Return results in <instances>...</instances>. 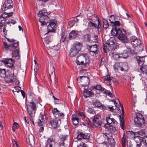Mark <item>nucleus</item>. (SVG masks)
Instances as JSON below:
<instances>
[{
    "label": "nucleus",
    "instance_id": "f257e3e1",
    "mask_svg": "<svg viewBox=\"0 0 147 147\" xmlns=\"http://www.w3.org/2000/svg\"><path fill=\"white\" fill-rule=\"evenodd\" d=\"M28 94L31 100L27 104V109L29 115L32 116L35 113L37 105L39 103V101L33 92L30 91Z\"/></svg>",
    "mask_w": 147,
    "mask_h": 147
},
{
    "label": "nucleus",
    "instance_id": "f03ea898",
    "mask_svg": "<svg viewBox=\"0 0 147 147\" xmlns=\"http://www.w3.org/2000/svg\"><path fill=\"white\" fill-rule=\"evenodd\" d=\"M106 121L108 124L104 125L105 127L110 132L115 131L116 130L115 126L118 124L117 121L113 118H111L109 116L106 117Z\"/></svg>",
    "mask_w": 147,
    "mask_h": 147
},
{
    "label": "nucleus",
    "instance_id": "7ed1b4c3",
    "mask_svg": "<svg viewBox=\"0 0 147 147\" xmlns=\"http://www.w3.org/2000/svg\"><path fill=\"white\" fill-rule=\"evenodd\" d=\"M114 68L116 71H121L127 72L129 70V66L127 62H117L114 65Z\"/></svg>",
    "mask_w": 147,
    "mask_h": 147
},
{
    "label": "nucleus",
    "instance_id": "20e7f679",
    "mask_svg": "<svg viewBox=\"0 0 147 147\" xmlns=\"http://www.w3.org/2000/svg\"><path fill=\"white\" fill-rule=\"evenodd\" d=\"M48 13L47 10L45 9H43L39 11L38 16L40 17L39 21L41 25L44 26L48 22L49 19L48 16Z\"/></svg>",
    "mask_w": 147,
    "mask_h": 147
},
{
    "label": "nucleus",
    "instance_id": "39448f33",
    "mask_svg": "<svg viewBox=\"0 0 147 147\" xmlns=\"http://www.w3.org/2000/svg\"><path fill=\"white\" fill-rule=\"evenodd\" d=\"M90 62L89 58L87 53L81 54L77 57L76 62L77 65L84 64L86 65Z\"/></svg>",
    "mask_w": 147,
    "mask_h": 147
},
{
    "label": "nucleus",
    "instance_id": "423d86ee",
    "mask_svg": "<svg viewBox=\"0 0 147 147\" xmlns=\"http://www.w3.org/2000/svg\"><path fill=\"white\" fill-rule=\"evenodd\" d=\"M134 123L138 127H142L145 124V121L143 115L140 113L136 114L134 117Z\"/></svg>",
    "mask_w": 147,
    "mask_h": 147
},
{
    "label": "nucleus",
    "instance_id": "0eeeda50",
    "mask_svg": "<svg viewBox=\"0 0 147 147\" xmlns=\"http://www.w3.org/2000/svg\"><path fill=\"white\" fill-rule=\"evenodd\" d=\"M81 44L80 42H76L73 45L69 53L70 56L71 57H74L77 54L80 50Z\"/></svg>",
    "mask_w": 147,
    "mask_h": 147
},
{
    "label": "nucleus",
    "instance_id": "6e6552de",
    "mask_svg": "<svg viewBox=\"0 0 147 147\" xmlns=\"http://www.w3.org/2000/svg\"><path fill=\"white\" fill-rule=\"evenodd\" d=\"M115 40L114 37L110 38L107 41L106 45L105 47L103 44V49L105 50V49H108L109 51L114 50V44L115 43Z\"/></svg>",
    "mask_w": 147,
    "mask_h": 147
},
{
    "label": "nucleus",
    "instance_id": "1a4fd4ad",
    "mask_svg": "<svg viewBox=\"0 0 147 147\" xmlns=\"http://www.w3.org/2000/svg\"><path fill=\"white\" fill-rule=\"evenodd\" d=\"M115 36H117V38L123 43L127 42H128V39L125 34L123 33L119 30L116 28L115 29Z\"/></svg>",
    "mask_w": 147,
    "mask_h": 147
},
{
    "label": "nucleus",
    "instance_id": "9d476101",
    "mask_svg": "<svg viewBox=\"0 0 147 147\" xmlns=\"http://www.w3.org/2000/svg\"><path fill=\"white\" fill-rule=\"evenodd\" d=\"M89 22V25L92 27L93 28H96L97 25L99 22V18L97 15H92L90 17Z\"/></svg>",
    "mask_w": 147,
    "mask_h": 147
},
{
    "label": "nucleus",
    "instance_id": "9b49d317",
    "mask_svg": "<svg viewBox=\"0 0 147 147\" xmlns=\"http://www.w3.org/2000/svg\"><path fill=\"white\" fill-rule=\"evenodd\" d=\"M77 80L83 86H87L90 82L89 78L86 76H80L77 78Z\"/></svg>",
    "mask_w": 147,
    "mask_h": 147
},
{
    "label": "nucleus",
    "instance_id": "f8f14e48",
    "mask_svg": "<svg viewBox=\"0 0 147 147\" xmlns=\"http://www.w3.org/2000/svg\"><path fill=\"white\" fill-rule=\"evenodd\" d=\"M13 3L12 0H6L1 9L2 11H5L13 8Z\"/></svg>",
    "mask_w": 147,
    "mask_h": 147
},
{
    "label": "nucleus",
    "instance_id": "ddd939ff",
    "mask_svg": "<svg viewBox=\"0 0 147 147\" xmlns=\"http://www.w3.org/2000/svg\"><path fill=\"white\" fill-rule=\"evenodd\" d=\"M56 20H52L50 21V23L47 26V29L48 30V32H55L56 29Z\"/></svg>",
    "mask_w": 147,
    "mask_h": 147
},
{
    "label": "nucleus",
    "instance_id": "4468645a",
    "mask_svg": "<svg viewBox=\"0 0 147 147\" xmlns=\"http://www.w3.org/2000/svg\"><path fill=\"white\" fill-rule=\"evenodd\" d=\"M98 45L97 44L88 46V48L89 51L92 53V54L93 55H95L98 54L99 52L98 51Z\"/></svg>",
    "mask_w": 147,
    "mask_h": 147
},
{
    "label": "nucleus",
    "instance_id": "2eb2a0df",
    "mask_svg": "<svg viewBox=\"0 0 147 147\" xmlns=\"http://www.w3.org/2000/svg\"><path fill=\"white\" fill-rule=\"evenodd\" d=\"M135 142L131 144L129 146L130 147H140L142 142L143 141V138L138 137H135Z\"/></svg>",
    "mask_w": 147,
    "mask_h": 147
},
{
    "label": "nucleus",
    "instance_id": "dca6fc26",
    "mask_svg": "<svg viewBox=\"0 0 147 147\" xmlns=\"http://www.w3.org/2000/svg\"><path fill=\"white\" fill-rule=\"evenodd\" d=\"M16 80V77L14 75L13 70H12L9 75L7 76L5 79L6 82L11 83L14 82Z\"/></svg>",
    "mask_w": 147,
    "mask_h": 147
},
{
    "label": "nucleus",
    "instance_id": "f3484780",
    "mask_svg": "<svg viewBox=\"0 0 147 147\" xmlns=\"http://www.w3.org/2000/svg\"><path fill=\"white\" fill-rule=\"evenodd\" d=\"M93 124L95 127H100L102 123L101 117L100 116H96L93 119Z\"/></svg>",
    "mask_w": 147,
    "mask_h": 147
},
{
    "label": "nucleus",
    "instance_id": "a211bd4d",
    "mask_svg": "<svg viewBox=\"0 0 147 147\" xmlns=\"http://www.w3.org/2000/svg\"><path fill=\"white\" fill-rule=\"evenodd\" d=\"M3 62L9 67H10L12 70H13L14 67L13 65L14 61L12 59H5L3 60Z\"/></svg>",
    "mask_w": 147,
    "mask_h": 147
},
{
    "label": "nucleus",
    "instance_id": "6ab92c4d",
    "mask_svg": "<svg viewBox=\"0 0 147 147\" xmlns=\"http://www.w3.org/2000/svg\"><path fill=\"white\" fill-rule=\"evenodd\" d=\"M130 40L132 44L134 47L139 46L141 44V41L140 40L135 36L131 37Z\"/></svg>",
    "mask_w": 147,
    "mask_h": 147
},
{
    "label": "nucleus",
    "instance_id": "aec40b11",
    "mask_svg": "<svg viewBox=\"0 0 147 147\" xmlns=\"http://www.w3.org/2000/svg\"><path fill=\"white\" fill-rule=\"evenodd\" d=\"M120 108H119V109L120 111H121L122 112H121V114L122 116V118L121 117H120V126L121 127V128L123 129V126L124 125V121L123 119V116L124 115V112L123 111V106L122 105H120Z\"/></svg>",
    "mask_w": 147,
    "mask_h": 147
},
{
    "label": "nucleus",
    "instance_id": "412c9836",
    "mask_svg": "<svg viewBox=\"0 0 147 147\" xmlns=\"http://www.w3.org/2000/svg\"><path fill=\"white\" fill-rule=\"evenodd\" d=\"M52 112L56 118H58L61 117H63L64 115L63 113L61 112L56 108H53L52 111Z\"/></svg>",
    "mask_w": 147,
    "mask_h": 147
},
{
    "label": "nucleus",
    "instance_id": "4be33fe9",
    "mask_svg": "<svg viewBox=\"0 0 147 147\" xmlns=\"http://www.w3.org/2000/svg\"><path fill=\"white\" fill-rule=\"evenodd\" d=\"M94 95V93L90 88L85 89L84 91V96L86 98L92 97Z\"/></svg>",
    "mask_w": 147,
    "mask_h": 147
},
{
    "label": "nucleus",
    "instance_id": "5701e85b",
    "mask_svg": "<svg viewBox=\"0 0 147 147\" xmlns=\"http://www.w3.org/2000/svg\"><path fill=\"white\" fill-rule=\"evenodd\" d=\"M41 116L40 118L42 120L41 121L40 119H38V125L39 126H41L42 125V124L44 123H42L43 122H44L45 120H47L48 117V116L46 114L44 113L42 115L40 114Z\"/></svg>",
    "mask_w": 147,
    "mask_h": 147
},
{
    "label": "nucleus",
    "instance_id": "b1692460",
    "mask_svg": "<svg viewBox=\"0 0 147 147\" xmlns=\"http://www.w3.org/2000/svg\"><path fill=\"white\" fill-rule=\"evenodd\" d=\"M61 123L60 120H51L49 122V123L51 126L54 128H57L60 125Z\"/></svg>",
    "mask_w": 147,
    "mask_h": 147
},
{
    "label": "nucleus",
    "instance_id": "393cba45",
    "mask_svg": "<svg viewBox=\"0 0 147 147\" xmlns=\"http://www.w3.org/2000/svg\"><path fill=\"white\" fill-rule=\"evenodd\" d=\"M55 146V139L50 138L47 139L46 143V147H54Z\"/></svg>",
    "mask_w": 147,
    "mask_h": 147
},
{
    "label": "nucleus",
    "instance_id": "a878e982",
    "mask_svg": "<svg viewBox=\"0 0 147 147\" xmlns=\"http://www.w3.org/2000/svg\"><path fill=\"white\" fill-rule=\"evenodd\" d=\"M71 119L74 125H76L79 123V119L78 116L76 115H72Z\"/></svg>",
    "mask_w": 147,
    "mask_h": 147
},
{
    "label": "nucleus",
    "instance_id": "bb28decb",
    "mask_svg": "<svg viewBox=\"0 0 147 147\" xmlns=\"http://www.w3.org/2000/svg\"><path fill=\"white\" fill-rule=\"evenodd\" d=\"M140 68L138 70V71L139 72H142L143 74H145L146 75L147 74V65H141Z\"/></svg>",
    "mask_w": 147,
    "mask_h": 147
},
{
    "label": "nucleus",
    "instance_id": "cd10ccee",
    "mask_svg": "<svg viewBox=\"0 0 147 147\" xmlns=\"http://www.w3.org/2000/svg\"><path fill=\"white\" fill-rule=\"evenodd\" d=\"M78 32L77 31L72 30L69 35L70 39H74L78 35Z\"/></svg>",
    "mask_w": 147,
    "mask_h": 147
},
{
    "label": "nucleus",
    "instance_id": "c85d7f7f",
    "mask_svg": "<svg viewBox=\"0 0 147 147\" xmlns=\"http://www.w3.org/2000/svg\"><path fill=\"white\" fill-rule=\"evenodd\" d=\"M145 57H140V56H138L136 57L138 64L140 66L143 65L145 62Z\"/></svg>",
    "mask_w": 147,
    "mask_h": 147
},
{
    "label": "nucleus",
    "instance_id": "c756f323",
    "mask_svg": "<svg viewBox=\"0 0 147 147\" xmlns=\"http://www.w3.org/2000/svg\"><path fill=\"white\" fill-rule=\"evenodd\" d=\"M111 101L113 102V105H114L115 106H114L112 105H109L108 106V107L110 111L113 112V110H115L117 107V103H116L114 100H112Z\"/></svg>",
    "mask_w": 147,
    "mask_h": 147
},
{
    "label": "nucleus",
    "instance_id": "7c9ffc66",
    "mask_svg": "<svg viewBox=\"0 0 147 147\" xmlns=\"http://www.w3.org/2000/svg\"><path fill=\"white\" fill-rule=\"evenodd\" d=\"M92 88L93 89H95L97 90H100L102 91V93H103L105 89L102 87L101 85L98 84L96 85L93 86H92Z\"/></svg>",
    "mask_w": 147,
    "mask_h": 147
},
{
    "label": "nucleus",
    "instance_id": "2f4dec72",
    "mask_svg": "<svg viewBox=\"0 0 147 147\" xmlns=\"http://www.w3.org/2000/svg\"><path fill=\"white\" fill-rule=\"evenodd\" d=\"M136 137H138L142 138L140 136H142L145 134V130L144 129H141L139 131L136 132Z\"/></svg>",
    "mask_w": 147,
    "mask_h": 147
},
{
    "label": "nucleus",
    "instance_id": "473e14b6",
    "mask_svg": "<svg viewBox=\"0 0 147 147\" xmlns=\"http://www.w3.org/2000/svg\"><path fill=\"white\" fill-rule=\"evenodd\" d=\"M13 14V12H4L0 16V18H5L8 17L12 16Z\"/></svg>",
    "mask_w": 147,
    "mask_h": 147
},
{
    "label": "nucleus",
    "instance_id": "72a5a7b5",
    "mask_svg": "<svg viewBox=\"0 0 147 147\" xmlns=\"http://www.w3.org/2000/svg\"><path fill=\"white\" fill-rule=\"evenodd\" d=\"M126 134L127 135V137L129 138H134L135 139V137H136V132H134L132 131H128L126 132Z\"/></svg>",
    "mask_w": 147,
    "mask_h": 147
},
{
    "label": "nucleus",
    "instance_id": "f704fd0d",
    "mask_svg": "<svg viewBox=\"0 0 147 147\" xmlns=\"http://www.w3.org/2000/svg\"><path fill=\"white\" fill-rule=\"evenodd\" d=\"M82 39L86 42H90V36L88 34L83 35L82 37Z\"/></svg>",
    "mask_w": 147,
    "mask_h": 147
},
{
    "label": "nucleus",
    "instance_id": "c9c22d12",
    "mask_svg": "<svg viewBox=\"0 0 147 147\" xmlns=\"http://www.w3.org/2000/svg\"><path fill=\"white\" fill-rule=\"evenodd\" d=\"M12 57H14L16 59H18L20 58V56L19 54V52L18 50L14 51L13 52Z\"/></svg>",
    "mask_w": 147,
    "mask_h": 147
},
{
    "label": "nucleus",
    "instance_id": "e433bc0d",
    "mask_svg": "<svg viewBox=\"0 0 147 147\" xmlns=\"http://www.w3.org/2000/svg\"><path fill=\"white\" fill-rule=\"evenodd\" d=\"M47 37L45 38V43L46 44V46L47 45V44H49L52 40L53 39V37L51 36H46Z\"/></svg>",
    "mask_w": 147,
    "mask_h": 147
},
{
    "label": "nucleus",
    "instance_id": "4c0bfd02",
    "mask_svg": "<svg viewBox=\"0 0 147 147\" xmlns=\"http://www.w3.org/2000/svg\"><path fill=\"white\" fill-rule=\"evenodd\" d=\"M120 56L121 58H127L129 55V51L128 50H125L121 53Z\"/></svg>",
    "mask_w": 147,
    "mask_h": 147
},
{
    "label": "nucleus",
    "instance_id": "58836bf2",
    "mask_svg": "<svg viewBox=\"0 0 147 147\" xmlns=\"http://www.w3.org/2000/svg\"><path fill=\"white\" fill-rule=\"evenodd\" d=\"M49 51V52L50 54L53 57L55 56L56 55L57 51L55 50L53 48H51L50 49H48Z\"/></svg>",
    "mask_w": 147,
    "mask_h": 147
},
{
    "label": "nucleus",
    "instance_id": "ea45409f",
    "mask_svg": "<svg viewBox=\"0 0 147 147\" xmlns=\"http://www.w3.org/2000/svg\"><path fill=\"white\" fill-rule=\"evenodd\" d=\"M6 74L5 69H0V76L3 78L6 77Z\"/></svg>",
    "mask_w": 147,
    "mask_h": 147
},
{
    "label": "nucleus",
    "instance_id": "a19ab883",
    "mask_svg": "<svg viewBox=\"0 0 147 147\" xmlns=\"http://www.w3.org/2000/svg\"><path fill=\"white\" fill-rule=\"evenodd\" d=\"M92 104L95 107H101L102 105L101 103L98 100H96L92 102Z\"/></svg>",
    "mask_w": 147,
    "mask_h": 147
},
{
    "label": "nucleus",
    "instance_id": "79ce46f5",
    "mask_svg": "<svg viewBox=\"0 0 147 147\" xmlns=\"http://www.w3.org/2000/svg\"><path fill=\"white\" fill-rule=\"evenodd\" d=\"M67 136L65 135H61V140L60 142H59V146H63V145L64 143V142L65 141V140L66 138L67 137Z\"/></svg>",
    "mask_w": 147,
    "mask_h": 147
},
{
    "label": "nucleus",
    "instance_id": "37998d69",
    "mask_svg": "<svg viewBox=\"0 0 147 147\" xmlns=\"http://www.w3.org/2000/svg\"><path fill=\"white\" fill-rule=\"evenodd\" d=\"M103 28L106 29L109 26V24L107 20V19H103Z\"/></svg>",
    "mask_w": 147,
    "mask_h": 147
},
{
    "label": "nucleus",
    "instance_id": "c03bdc74",
    "mask_svg": "<svg viewBox=\"0 0 147 147\" xmlns=\"http://www.w3.org/2000/svg\"><path fill=\"white\" fill-rule=\"evenodd\" d=\"M90 42H97L98 40V36L97 35H94L91 38V39H90Z\"/></svg>",
    "mask_w": 147,
    "mask_h": 147
},
{
    "label": "nucleus",
    "instance_id": "a18cd8bd",
    "mask_svg": "<svg viewBox=\"0 0 147 147\" xmlns=\"http://www.w3.org/2000/svg\"><path fill=\"white\" fill-rule=\"evenodd\" d=\"M110 25L112 27L119 26L120 25V23L119 21L115 20V22L112 24H110Z\"/></svg>",
    "mask_w": 147,
    "mask_h": 147
},
{
    "label": "nucleus",
    "instance_id": "49530a36",
    "mask_svg": "<svg viewBox=\"0 0 147 147\" xmlns=\"http://www.w3.org/2000/svg\"><path fill=\"white\" fill-rule=\"evenodd\" d=\"M93 29H97V31L98 33H99L101 32V25L100 23V22L98 23V24L97 25L96 28H94Z\"/></svg>",
    "mask_w": 147,
    "mask_h": 147
},
{
    "label": "nucleus",
    "instance_id": "de8ad7c7",
    "mask_svg": "<svg viewBox=\"0 0 147 147\" xmlns=\"http://www.w3.org/2000/svg\"><path fill=\"white\" fill-rule=\"evenodd\" d=\"M112 55L113 57L115 59H117L119 58H121L120 56V54L119 55L115 53H112Z\"/></svg>",
    "mask_w": 147,
    "mask_h": 147
},
{
    "label": "nucleus",
    "instance_id": "09e8293b",
    "mask_svg": "<svg viewBox=\"0 0 147 147\" xmlns=\"http://www.w3.org/2000/svg\"><path fill=\"white\" fill-rule=\"evenodd\" d=\"M124 134H123V137L121 138V142L123 147H125L126 146V140L125 137L124 136Z\"/></svg>",
    "mask_w": 147,
    "mask_h": 147
},
{
    "label": "nucleus",
    "instance_id": "8fccbe9b",
    "mask_svg": "<svg viewBox=\"0 0 147 147\" xmlns=\"http://www.w3.org/2000/svg\"><path fill=\"white\" fill-rule=\"evenodd\" d=\"M103 93L108 95V96L111 98H112L113 97V95L112 93L106 89H105Z\"/></svg>",
    "mask_w": 147,
    "mask_h": 147
},
{
    "label": "nucleus",
    "instance_id": "3c124183",
    "mask_svg": "<svg viewBox=\"0 0 147 147\" xmlns=\"http://www.w3.org/2000/svg\"><path fill=\"white\" fill-rule=\"evenodd\" d=\"M109 21H110V24H112L115 22L116 19L115 17L114 16H111L109 19Z\"/></svg>",
    "mask_w": 147,
    "mask_h": 147
},
{
    "label": "nucleus",
    "instance_id": "603ef678",
    "mask_svg": "<svg viewBox=\"0 0 147 147\" xmlns=\"http://www.w3.org/2000/svg\"><path fill=\"white\" fill-rule=\"evenodd\" d=\"M28 139L30 144H31V143H32L34 142V136L32 135H31L30 136L29 135Z\"/></svg>",
    "mask_w": 147,
    "mask_h": 147
},
{
    "label": "nucleus",
    "instance_id": "864d4df0",
    "mask_svg": "<svg viewBox=\"0 0 147 147\" xmlns=\"http://www.w3.org/2000/svg\"><path fill=\"white\" fill-rule=\"evenodd\" d=\"M3 48L7 50L8 49L9 47H10V45H8L6 42H4L3 44Z\"/></svg>",
    "mask_w": 147,
    "mask_h": 147
},
{
    "label": "nucleus",
    "instance_id": "5fc2aeb1",
    "mask_svg": "<svg viewBox=\"0 0 147 147\" xmlns=\"http://www.w3.org/2000/svg\"><path fill=\"white\" fill-rule=\"evenodd\" d=\"M19 45V42L17 41L16 42L12 43L10 45V47L16 48Z\"/></svg>",
    "mask_w": 147,
    "mask_h": 147
},
{
    "label": "nucleus",
    "instance_id": "6e6d98bb",
    "mask_svg": "<svg viewBox=\"0 0 147 147\" xmlns=\"http://www.w3.org/2000/svg\"><path fill=\"white\" fill-rule=\"evenodd\" d=\"M103 78L104 80V82L106 81L111 80V79L110 78V76L109 75H107L106 76L104 77Z\"/></svg>",
    "mask_w": 147,
    "mask_h": 147
},
{
    "label": "nucleus",
    "instance_id": "4d7b16f0",
    "mask_svg": "<svg viewBox=\"0 0 147 147\" xmlns=\"http://www.w3.org/2000/svg\"><path fill=\"white\" fill-rule=\"evenodd\" d=\"M54 43L52 41L51 42H50V43L48 44H47V45L46 46V47L47 48H52L54 46Z\"/></svg>",
    "mask_w": 147,
    "mask_h": 147
},
{
    "label": "nucleus",
    "instance_id": "13d9d810",
    "mask_svg": "<svg viewBox=\"0 0 147 147\" xmlns=\"http://www.w3.org/2000/svg\"><path fill=\"white\" fill-rule=\"evenodd\" d=\"M65 38V33L64 32H62L61 34V40L62 42H64Z\"/></svg>",
    "mask_w": 147,
    "mask_h": 147
},
{
    "label": "nucleus",
    "instance_id": "bf43d9fd",
    "mask_svg": "<svg viewBox=\"0 0 147 147\" xmlns=\"http://www.w3.org/2000/svg\"><path fill=\"white\" fill-rule=\"evenodd\" d=\"M82 135L83 133H78L77 137V139L78 140L83 139Z\"/></svg>",
    "mask_w": 147,
    "mask_h": 147
},
{
    "label": "nucleus",
    "instance_id": "052dcab7",
    "mask_svg": "<svg viewBox=\"0 0 147 147\" xmlns=\"http://www.w3.org/2000/svg\"><path fill=\"white\" fill-rule=\"evenodd\" d=\"M89 134L83 133V139H88L89 138Z\"/></svg>",
    "mask_w": 147,
    "mask_h": 147
},
{
    "label": "nucleus",
    "instance_id": "680f3d73",
    "mask_svg": "<svg viewBox=\"0 0 147 147\" xmlns=\"http://www.w3.org/2000/svg\"><path fill=\"white\" fill-rule=\"evenodd\" d=\"M105 135L107 137L108 139L110 138L112 136V134L110 132L106 133Z\"/></svg>",
    "mask_w": 147,
    "mask_h": 147
},
{
    "label": "nucleus",
    "instance_id": "e2e57ef3",
    "mask_svg": "<svg viewBox=\"0 0 147 147\" xmlns=\"http://www.w3.org/2000/svg\"><path fill=\"white\" fill-rule=\"evenodd\" d=\"M15 92H19L21 91V88L19 86H16L14 87Z\"/></svg>",
    "mask_w": 147,
    "mask_h": 147
},
{
    "label": "nucleus",
    "instance_id": "0e129e2a",
    "mask_svg": "<svg viewBox=\"0 0 147 147\" xmlns=\"http://www.w3.org/2000/svg\"><path fill=\"white\" fill-rule=\"evenodd\" d=\"M6 20H2L0 22V29H1L2 26L4 25L5 23Z\"/></svg>",
    "mask_w": 147,
    "mask_h": 147
},
{
    "label": "nucleus",
    "instance_id": "69168bd1",
    "mask_svg": "<svg viewBox=\"0 0 147 147\" xmlns=\"http://www.w3.org/2000/svg\"><path fill=\"white\" fill-rule=\"evenodd\" d=\"M78 115L81 117L84 118H85L86 117L85 115L83 112H79L78 113Z\"/></svg>",
    "mask_w": 147,
    "mask_h": 147
},
{
    "label": "nucleus",
    "instance_id": "338daca9",
    "mask_svg": "<svg viewBox=\"0 0 147 147\" xmlns=\"http://www.w3.org/2000/svg\"><path fill=\"white\" fill-rule=\"evenodd\" d=\"M13 146L12 147H18L17 142L14 140H12Z\"/></svg>",
    "mask_w": 147,
    "mask_h": 147
},
{
    "label": "nucleus",
    "instance_id": "774afa93",
    "mask_svg": "<svg viewBox=\"0 0 147 147\" xmlns=\"http://www.w3.org/2000/svg\"><path fill=\"white\" fill-rule=\"evenodd\" d=\"M78 147H88L87 145L83 142L81 143Z\"/></svg>",
    "mask_w": 147,
    "mask_h": 147
}]
</instances>
